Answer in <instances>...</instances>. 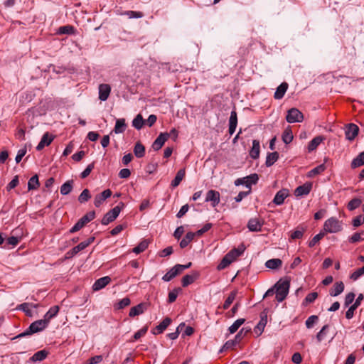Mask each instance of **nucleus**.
I'll return each instance as SVG.
<instances>
[{"instance_id": "49530a36", "label": "nucleus", "mask_w": 364, "mask_h": 364, "mask_svg": "<svg viewBox=\"0 0 364 364\" xmlns=\"http://www.w3.org/2000/svg\"><path fill=\"white\" fill-rule=\"evenodd\" d=\"M236 295H237V291H232L230 293L229 296H228V298L226 299V300L225 301V303L223 304L224 309H228L230 307L231 304L235 300Z\"/></svg>"}, {"instance_id": "f03ea898", "label": "nucleus", "mask_w": 364, "mask_h": 364, "mask_svg": "<svg viewBox=\"0 0 364 364\" xmlns=\"http://www.w3.org/2000/svg\"><path fill=\"white\" fill-rule=\"evenodd\" d=\"M290 287V282L289 280H279L274 286V288L276 289V299L278 302L283 301L289 293V289Z\"/></svg>"}, {"instance_id": "e2e57ef3", "label": "nucleus", "mask_w": 364, "mask_h": 364, "mask_svg": "<svg viewBox=\"0 0 364 364\" xmlns=\"http://www.w3.org/2000/svg\"><path fill=\"white\" fill-rule=\"evenodd\" d=\"M94 162L91 163L90 164H89L86 168L80 174V176L82 178H85L86 177H87L90 173H91V171H92V169L94 168Z\"/></svg>"}, {"instance_id": "de8ad7c7", "label": "nucleus", "mask_w": 364, "mask_h": 364, "mask_svg": "<svg viewBox=\"0 0 364 364\" xmlns=\"http://www.w3.org/2000/svg\"><path fill=\"white\" fill-rule=\"evenodd\" d=\"M131 301L128 297L123 298L119 302L114 304V307L115 309H122L130 304Z\"/></svg>"}, {"instance_id": "20e7f679", "label": "nucleus", "mask_w": 364, "mask_h": 364, "mask_svg": "<svg viewBox=\"0 0 364 364\" xmlns=\"http://www.w3.org/2000/svg\"><path fill=\"white\" fill-rule=\"evenodd\" d=\"M342 223L337 218L332 217L326 220L323 225V232L336 233L342 230Z\"/></svg>"}, {"instance_id": "7ed1b4c3", "label": "nucleus", "mask_w": 364, "mask_h": 364, "mask_svg": "<svg viewBox=\"0 0 364 364\" xmlns=\"http://www.w3.org/2000/svg\"><path fill=\"white\" fill-rule=\"evenodd\" d=\"M124 207V203L120 202L117 206L108 211L102 219V224L107 225L113 222L119 215L121 210Z\"/></svg>"}, {"instance_id": "473e14b6", "label": "nucleus", "mask_w": 364, "mask_h": 364, "mask_svg": "<svg viewBox=\"0 0 364 364\" xmlns=\"http://www.w3.org/2000/svg\"><path fill=\"white\" fill-rule=\"evenodd\" d=\"M195 236L196 233H193L192 232H187L185 237L180 242L181 248L186 247L189 245V243L193 240Z\"/></svg>"}, {"instance_id": "603ef678", "label": "nucleus", "mask_w": 364, "mask_h": 364, "mask_svg": "<svg viewBox=\"0 0 364 364\" xmlns=\"http://www.w3.org/2000/svg\"><path fill=\"white\" fill-rule=\"evenodd\" d=\"M144 121L141 114L136 115L132 122V126L136 129H140L143 127Z\"/></svg>"}, {"instance_id": "7c9ffc66", "label": "nucleus", "mask_w": 364, "mask_h": 364, "mask_svg": "<svg viewBox=\"0 0 364 364\" xmlns=\"http://www.w3.org/2000/svg\"><path fill=\"white\" fill-rule=\"evenodd\" d=\"M134 154L137 158H141L144 156L145 147L140 141L135 144L134 147Z\"/></svg>"}, {"instance_id": "c756f323", "label": "nucleus", "mask_w": 364, "mask_h": 364, "mask_svg": "<svg viewBox=\"0 0 364 364\" xmlns=\"http://www.w3.org/2000/svg\"><path fill=\"white\" fill-rule=\"evenodd\" d=\"M364 165V151L359 154L351 162L352 168H355Z\"/></svg>"}, {"instance_id": "dca6fc26", "label": "nucleus", "mask_w": 364, "mask_h": 364, "mask_svg": "<svg viewBox=\"0 0 364 364\" xmlns=\"http://www.w3.org/2000/svg\"><path fill=\"white\" fill-rule=\"evenodd\" d=\"M110 282L111 279L108 276L101 277L95 281L92 286V289L94 291H99L109 284Z\"/></svg>"}, {"instance_id": "5701e85b", "label": "nucleus", "mask_w": 364, "mask_h": 364, "mask_svg": "<svg viewBox=\"0 0 364 364\" xmlns=\"http://www.w3.org/2000/svg\"><path fill=\"white\" fill-rule=\"evenodd\" d=\"M288 83L282 82L276 90L274 97L277 100L282 99L288 89Z\"/></svg>"}, {"instance_id": "58836bf2", "label": "nucleus", "mask_w": 364, "mask_h": 364, "mask_svg": "<svg viewBox=\"0 0 364 364\" xmlns=\"http://www.w3.org/2000/svg\"><path fill=\"white\" fill-rule=\"evenodd\" d=\"M323 139V138L320 136L314 138L309 143V145H308L309 151L311 152V151H313L314 150H315L318 147V146L321 143Z\"/></svg>"}, {"instance_id": "c85d7f7f", "label": "nucleus", "mask_w": 364, "mask_h": 364, "mask_svg": "<svg viewBox=\"0 0 364 364\" xmlns=\"http://www.w3.org/2000/svg\"><path fill=\"white\" fill-rule=\"evenodd\" d=\"M58 311H59L58 306H52L45 314L43 320L46 321V323L48 324L50 322V320L57 315Z\"/></svg>"}, {"instance_id": "8fccbe9b", "label": "nucleus", "mask_w": 364, "mask_h": 364, "mask_svg": "<svg viewBox=\"0 0 364 364\" xmlns=\"http://www.w3.org/2000/svg\"><path fill=\"white\" fill-rule=\"evenodd\" d=\"M305 229L301 227H298L297 229L291 232L290 237L291 240L300 239L303 237Z\"/></svg>"}, {"instance_id": "9d476101", "label": "nucleus", "mask_w": 364, "mask_h": 364, "mask_svg": "<svg viewBox=\"0 0 364 364\" xmlns=\"http://www.w3.org/2000/svg\"><path fill=\"white\" fill-rule=\"evenodd\" d=\"M359 128L355 124H349L347 127L345 134L346 137L349 141H353L358 134Z\"/></svg>"}, {"instance_id": "9b49d317", "label": "nucleus", "mask_w": 364, "mask_h": 364, "mask_svg": "<svg viewBox=\"0 0 364 364\" xmlns=\"http://www.w3.org/2000/svg\"><path fill=\"white\" fill-rule=\"evenodd\" d=\"M99 99L101 101H106L111 92V87L108 84H100L98 87Z\"/></svg>"}, {"instance_id": "2f4dec72", "label": "nucleus", "mask_w": 364, "mask_h": 364, "mask_svg": "<svg viewBox=\"0 0 364 364\" xmlns=\"http://www.w3.org/2000/svg\"><path fill=\"white\" fill-rule=\"evenodd\" d=\"M73 188V180L67 181L64 183L60 187V193L62 195H68L69 194Z\"/></svg>"}, {"instance_id": "5fc2aeb1", "label": "nucleus", "mask_w": 364, "mask_h": 364, "mask_svg": "<svg viewBox=\"0 0 364 364\" xmlns=\"http://www.w3.org/2000/svg\"><path fill=\"white\" fill-rule=\"evenodd\" d=\"M185 327V323H181L176 328L175 332L170 333L167 334V337L171 340H175L178 337L180 332L182 331V328Z\"/></svg>"}, {"instance_id": "ea45409f", "label": "nucleus", "mask_w": 364, "mask_h": 364, "mask_svg": "<svg viewBox=\"0 0 364 364\" xmlns=\"http://www.w3.org/2000/svg\"><path fill=\"white\" fill-rule=\"evenodd\" d=\"M234 260L231 258L230 255H229L228 254L225 255V256L223 258L220 264L218 265V269L221 270L226 268Z\"/></svg>"}, {"instance_id": "cd10ccee", "label": "nucleus", "mask_w": 364, "mask_h": 364, "mask_svg": "<svg viewBox=\"0 0 364 364\" xmlns=\"http://www.w3.org/2000/svg\"><path fill=\"white\" fill-rule=\"evenodd\" d=\"M185 174H186L185 168L180 169L177 172L174 179L171 181V186L173 188L177 187L180 184L181 181L183 179V178L185 177Z\"/></svg>"}, {"instance_id": "b1692460", "label": "nucleus", "mask_w": 364, "mask_h": 364, "mask_svg": "<svg viewBox=\"0 0 364 364\" xmlns=\"http://www.w3.org/2000/svg\"><path fill=\"white\" fill-rule=\"evenodd\" d=\"M282 261L279 258L270 259L265 262V267L270 269H277L282 267Z\"/></svg>"}, {"instance_id": "f8f14e48", "label": "nucleus", "mask_w": 364, "mask_h": 364, "mask_svg": "<svg viewBox=\"0 0 364 364\" xmlns=\"http://www.w3.org/2000/svg\"><path fill=\"white\" fill-rule=\"evenodd\" d=\"M54 139V136L49 134L48 132H46L41 139V141L38 143V144L36 146L37 151L42 150L46 146H48L51 144V142Z\"/></svg>"}, {"instance_id": "09e8293b", "label": "nucleus", "mask_w": 364, "mask_h": 364, "mask_svg": "<svg viewBox=\"0 0 364 364\" xmlns=\"http://www.w3.org/2000/svg\"><path fill=\"white\" fill-rule=\"evenodd\" d=\"M91 198V195L88 189H84L78 197V201L80 203H85Z\"/></svg>"}, {"instance_id": "39448f33", "label": "nucleus", "mask_w": 364, "mask_h": 364, "mask_svg": "<svg viewBox=\"0 0 364 364\" xmlns=\"http://www.w3.org/2000/svg\"><path fill=\"white\" fill-rule=\"evenodd\" d=\"M95 240L94 237H91L88 238L87 240L83 241L78 244L77 246L72 248L65 254L66 259H70L75 256L79 252L85 250L87 247H88L90 244H92Z\"/></svg>"}, {"instance_id": "a211bd4d", "label": "nucleus", "mask_w": 364, "mask_h": 364, "mask_svg": "<svg viewBox=\"0 0 364 364\" xmlns=\"http://www.w3.org/2000/svg\"><path fill=\"white\" fill-rule=\"evenodd\" d=\"M312 188L311 183H306L302 186H298L294 191V194L296 196H303L308 195Z\"/></svg>"}, {"instance_id": "aec40b11", "label": "nucleus", "mask_w": 364, "mask_h": 364, "mask_svg": "<svg viewBox=\"0 0 364 364\" xmlns=\"http://www.w3.org/2000/svg\"><path fill=\"white\" fill-rule=\"evenodd\" d=\"M237 124V115L235 110H232L230 113V117L229 119V134L230 135L233 134L235 132L236 127Z\"/></svg>"}, {"instance_id": "0e129e2a", "label": "nucleus", "mask_w": 364, "mask_h": 364, "mask_svg": "<svg viewBox=\"0 0 364 364\" xmlns=\"http://www.w3.org/2000/svg\"><path fill=\"white\" fill-rule=\"evenodd\" d=\"M147 330H148V327L144 326V328H142L141 329H140L139 331L136 332L133 336V338H134L133 341L138 340L141 337L144 336L146 334V333L147 332Z\"/></svg>"}, {"instance_id": "ddd939ff", "label": "nucleus", "mask_w": 364, "mask_h": 364, "mask_svg": "<svg viewBox=\"0 0 364 364\" xmlns=\"http://www.w3.org/2000/svg\"><path fill=\"white\" fill-rule=\"evenodd\" d=\"M38 306V304L23 303L19 304L17 306L16 309L23 311L27 316L32 317L33 316V314L31 309L37 308Z\"/></svg>"}, {"instance_id": "f3484780", "label": "nucleus", "mask_w": 364, "mask_h": 364, "mask_svg": "<svg viewBox=\"0 0 364 364\" xmlns=\"http://www.w3.org/2000/svg\"><path fill=\"white\" fill-rule=\"evenodd\" d=\"M263 222L258 218H251L247 223V228L250 231L259 232L261 231Z\"/></svg>"}, {"instance_id": "a19ab883", "label": "nucleus", "mask_w": 364, "mask_h": 364, "mask_svg": "<svg viewBox=\"0 0 364 364\" xmlns=\"http://www.w3.org/2000/svg\"><path fill=\"white\" fill-rule=\"evenodd\" d=\"M245 247L244 245L240 246L238 248H234L231 251H230L228 254L230 255L231 258L235 261V259L240 256L245 251Z\"/></svg>"}, {"instance_id": "72a5a7b5", "label": "nucleus", "mask_w": 364, "mask_h": 364, "mask_svg": "<svg viewBox=\"0 0 364 364\" xmlns=\"http://www.w3.org/2000/svg\"><path fill=\"white\" fill-rule=\"evenodd\" d=\"M179 274L180 273L175 265L163 276L162 279L165 282H169Z\"/></svg>"}, {"instance_id": "2eb2a0df", "label": "nucleus", "mask_w": 364, "mask_h": 364, "mask_svg": "<svg viewBox=\"0 0 364 364\" xmlns=\"http://www.w3.org/2000/svg\"><path fill=\"white\" fill-rule=\"evenodd\" d=\"M288 196H289L288 189L283 188V189L279 191L276 193V195L273 199V203L277 205H280L284 203L285 198H287Z\"/></svg>"}, {"instance_id": "338daca9", "label": "nucleus", "mask_w": 364, "mask_h": 364, "mask_svg": "<svg viewBox=\"0 0 364 364\" xmlns=\"http://www.w3.org/2000/svg\"><path fill=\"white\" fill-rule=\"evenodd\" d=\"M363 223H364V216L362 215L355 217L352 222V224L355 228L359 227Z\"/></svg>"}, {"instance_id": "6ab92c4d", "label": "nucleus", "mask_w": 364, "mask_h": 364, "mask_svg": "<svg viewBox=\"0 0 364 364\" xmlns=\"http://www.w3.org/2000/svg\"><path fill=\"white\" fill-rule=\"evenodd\" d=\"M171 319L169 317L165 318L154 329L152 330L153 334H160L163 333L171 324Z\"/></svg>"}, {"instance_id": "4c0bfd02", "label": "nucleus", "mask_w": 364, "mask_h": 364, "mask_svg": "<svg viewBox=\"0 0 364 364\" xmlns=\"http://www.w3.org/2000/svg\"><path fill=\"white\" fill-rule=\"evenodd\" d=\"M326 167L324 164H320L319 166L314 168L311 171H309L307 173V176L309 178H312L316 175L320 174L326 170Z\"/></svg>"}, {"instance_id": "f704fd0d", "label": "nucleus", "mask_w": 364, "mask_h": 364, "mask_svg": "<svg viewBox=\"0 0 364 364\" xmlns=\"http://www.w3.org/2000/svg\"><path fill=\"white\" fill-rule=\"evenodd\" d=\"M279 159V154L274 151L267 154L265 161V165L267 167L272 166Z\"/></svg>"}, {"instance_id": "69168bd1", "label": "nucleus", "mask_w": 364, "mask_h": 364, "mask_svg": "<svg viewBox=\"0 0 364 364\" xmlns=\"http://www.w3.org/2000/svg\"><path fill=\"white\" fill-rule=\"evenodd\" d=\"M364 232H355L354 233L349 239H348V241L350 242V243H355L357 242H359L360 240H362V237H361V235H363Z\"/></svg>"}, {"instance_id": "4be33fe9", "label": "nucleus", "mask_w": 364, "mask_h": 364, "mask_svg": "<svg viewBox=\"0 0 364 364\" xmlns=\"http://www.w3.org/2000/svg\"><path fill=\"white\" fill-rule=\"evenodd\" d=\"M146 309V304L144 303H141L135 306H133L130 309L129 316L130 317H134L136 316H138L139 314H141L144 313V311Z\"/></svg>"}, {"instance_id": "e433bc0d", "label": "nucleus", "mask_w": 364, "mask_h": 364, "mask_svg": "<svg viewBox=\"0 0 364 364\" xmlns=\"http://www.w3.org/2000/svg\"><path fill=\"white\" fill-rule=\"evenodd\" d=\"M125 129H126L125 120L124 119H117L115 127L114 129V132L116 134H121L125 131Z\"/></svg>"}, {"instance_id": "052dcab7", "label": "nucleus", "mask_w": 364, "mask_h": 364, "mask_svg": "<svg viewBox=\"0 0 364 364\" xmlns=\"http://www.w3.org/2000/svg\"><path fill=\"white\" fill-rule=\"evenodd\" d=\"M237 343V341L236 340H229L223 345L222 348L220 349V352H223L224 350H227L229 349L232 348Z\"/></svg>"}, {"instance_id": "a878e982", "label": "nucleus", "mask_w": 364, "mask_h": 364, "mask_svg": "<svg viewBox=\"0 0 364 364\" xmlns=\"http://www.w3.org/2000/svg\"><path fill=\"white\" fill-rule=\"evenodd\" d=\"M344 290V284L343 282H336L333 287L330 290V295L332 296H336L341 294Z\"/></svg>"}, {"instance_id": "412c9836", "label": "nucleus", "mask_w": 364, "mask_h": 364, "mask_svg": "<svg viewBox=\"0 0 364 364\" xmlns=\"http://www.w3.org/2000/svg\"><path fill=\"white\" fill-rule=\"evenodd\" d=\"M199 277V273L197 272H193L191 274L185 275L181 280L182 286L186 287L193 284Z\"/></svg>"}, {"instance_id": "37998d69", "label": "nucleus", "mask_w": 364, "mask_h": 364, "mask_svg": "<svg viewBox=\"0 0 364 364\" xmlns=\"http://www.w3.org/2000/svg\"><path fill=\"white\" fill-rule=\"evenodd\" d=\"M245 318H239L236 320L230 327L229 331L230 333H235L238 328L245 323Z\"/></svg>"}, {"instance_id": "774afa93", "label": "nucleus", "mask_w": 364, "mask_h": 364, "mask_svg": "<svg viewBox=\"0 0 364 364\" xmlns=\"http://www.w3.org/2000/svg\"><path fill=\"white\" fill-rule=\"evenodd\" d=\"M103 358L102 355H95L92 358H90L88 360L87 364H97L100 363L102 360Z\"/></svg>"}, {"instance_id": "6e6552de", "label": "nucleus", "mask_w": 364, "mask_h": 364, "mask_svg": "<svg viewBox=\"0 0 364 364\" xmlns=\"http://www.w3.org/2000/svg\"><path fill=\"white\" fill-rule=\"evenodd\" d=\"M205 201L210 202L213 207L217 206L220 203V193L215 190L208 191Z\"/></svg>"}, {"instance_id": "c9c22d12", "label": "nucleus", "mask_w": 364, "mask_h": 364, "mask_svg": "<svg viewBox=\"0 0 364 364\" xmlns=\"http://www.w3.org/2000/svg\"><path fill=\"white\" fill-rule=\"evenodd\" d=\"M39 186H40V183H39V180H38V175L36 174V175L33 176L28 180V191L36 190L39 187Z\"/></svg>"}, {"instance_id": "bb28decb", "label": "nucleus", "mask_w": 364, "mask_h": 364, "mask_svg": "<svg viewBox=\"0 0 364 364\" xmlns=\"http://www.w3.org/2000/svg\"><path fill=\"white\" fill-rule=\"evenodd\" d=\"M48 355V352L46 350H41L35 353L33 356L30 358L32 362H41L46 358Z\"/></svg>"}, {"instance_id": "c03bdc74", "label": "nucleus", "mask_w": 364, "mask_h": 364, "mask_svg": "<svg viewBox=\"0 0 364 364\" xmlns=\"http://www.w3.org/2000/svg\"><path fill=\"white\" fill-rule=\"evenodd\" d=\"M75 29L73 26L67 25L64 26H60L58 28V33L59 34H73L75 33Z\"/></svg>"}, {"instance_id": "393cba45", "label": "nucleus", "mask_w": 364, "mask_h": 364, "mask_svg": "<svg viewBox=\"0 0 364 364\" xmlns=\"http://www.w3.org/2000/svg\"><path fill=\"white\" fill-rule=\"evenodd\" d=\"M260 151V145L259 141L257 139L253 140L252 141V147L250 151V156L251 158L256 159L259 156Z\"/></svg>"}, {"instance_id": "680f3d73", "label": "nucleus", "mask_w": 364, "mask_h": 364, "mask_svg": "<svg viewBox=\"0 0 364 364\" xmlns=\"http://www.w3.org/2000/svg\"><path fill=\"white\" fill-rule=\"evenodd\" d=\"M364 274V266L361 268L357 269L351 275L350 279L355 281L357 280L360 277Z\"/></svg>"}, {"instance_id": "f257e3e1", "label": "nucleus", "mask_w": 364, "mask_h": 364, "mask_svg": "<svg viewBox=\"0 0 364 364\" xmlns=\"http://www.w3.org/2000/svg\"><path fill=\"white\" fill-rule=\"evenodd\" d=\"M48 324L43 319L37 320L31 323L29 327L25 331L13 338V340L31 336L33 333L42 331L48 326Z\"/></svg>"}, {"instance_id": "6e6d98bb", "label": "nucleus", "mask_w": 364, "mask_h": 364, "mask_svg": "<svg viewBox=\"0 0 364 364\" xmlns=\"http://www.w3.org/2000/svg\"><path fill=\"white\" fill-rule=\"evenodd\" d=\"M317 297H318L317 292H311L306 296V298L303 301L302 304L304 306H306L308 304L314 302L316 299Z\"/></svg>"}, {"instance_id": "bf43d9fd", "label": "nucleus", "mask_w": 364, "mask_h": 364, "mask_svg": "<svg viewBox=\"0 0 364 364\" xmlns=\"http://www.w3.org/2000/svg\"><path fill=\"white\" fill-rule=\"evenodd\" d=\"M328 328V325H325L323 326V328L321 329V331L317 333L316 335V340L318 343L321 342L326 336V331Z\"/></svg>"}, {"instance_id": "4468645a", "label": "nucleus", "mask_w": 364, "mask_h": 364, "mask_svg": "<svg viewBox=\"0 0 364 364\" xmlns=\"http://www.w3.org/2000/svg\"><path fill=\"white\" fill-rule=\"evenodd\" d=\"M112 196V191L109 189L105 190L101 193L95 197L94 204L96 207H100L101 204Z\"/></svg>"}, {"instance_id": "423d86ee", "label": "nucleus", "mask_w": 364, "mask_h": 364, "mask_svg": "<svg viewBox=\"0 0 364 364\" xmlns=\"http://www.w3.org/2000/svg\"><path fill=\"white\" fill-rule=\"evenodd\" d=\"M259 180L258 175L257 173L250 174L244 178H240L235 181L234 183L236 186L240 185H245L249 190L251 191V186L256 184Z\"/></svg>"}, {"instance_id": "a18cd8bd", "label": "nucleus", "mask_w": 364, "mask_h": 364, "mask_svg": "<svg viewBox=\"0 0 364 364\" xmlns=\"http://www.w3.org/2000/svg\"><path fill=\"white\" fill-rule=\"evenodd\" d=\"M95 218V212L94 210H92V211H90L87 213H86L84 216H82L80 219V220L82 222V223L85 226L87 223L92 221Z\"/></svg>"}, {"instance_id": "13d9d810", "label": "nucleus", "mask_w": 364, "mask_h": 364, "mask_svg": "<svg viewBox=\"0 0 364 364\" xmlns=\"http://www.w3.org/2000/svg\"><path fill=\"white\" fill-rule=\"evenodd\" d=\"M129 18H139L144 16V14L141 11H127L124 13Z\"/></svg>"}, {"instance_id": "3c124183", "label": "nucleus", "mask_w": 364, "mask_h": 364, "mask_svg": "<svg viewBox=\"0 0 364 364\" xmlns=\"http://www.w3.org/2000/svg\"><path fill=\"white\" fill-rule=\"evenodd\" d=\"M361 203L362 200L360 198H355L348 202L347 207L349 210H353L358 208Z\"/></svg>"}, {"instance_id": "4d7b16f0", "label": "nucleus", "mask_w": 364, "mask_h": 364, "mask_svg": "<svg viewBox=\"0 0 364 364\" xmlns=\"http://www.w3.org/2000/svg\"><path fill=\"white\" fill-rule=\"evenodd\" d=\"M325 232L321 231L318 234L316 235L311 241L309 242L310 247H314L318 242H319L325 235Z\"/></svg>"}, {"instance_id": "79ce46f5", "label": "nucleus", "mask_w": 364, "mask_h": 364, "mask_svg": "<svg viewBox=\"0 0 364 364\" xmlns=\"http://www.w3.org/2000/svg\"><path fill=\"white\" fill-rule=\"evenodd\" d=\"M148 246L149 242L146 240H144L137 246L133 248L132 252L136 254H139L145 251Z\"/></svg>"}, {"instance_id": "864d4df0", "label": "nucleus", "mask_w": 364, "mask_h": 364, "mask_svg": "<svg viewBox=\"0 0 364 364\" xmlns=\"http://www.w3.org/2000/svg\"><path fill=\"white\" fill-rule=\"evenodd\" d=\"M282 140L286 144H288L291 143L293 140V134L291 129H286L282 134Z\"/></svg>"}, {"instance_id": "0eeeda50", "label": "nucleus", "mask_w": 364, "mask_h": 364, "mask_svg": "<svg viewBox=\"0 0 364 364\" xmlns=\"http://www.w3.org/2000/svg\"><path fill=\"white\" fill-rule=\"evenodd\" d=\"M286 119L289 123L301 122L304 119L303 114L296 108L288 110Z\"/></svg>"}, {"instance_id": "1a4fd4ad", "label": "nucleus", "mask_w": 364, "mask_h": 364, "mask_svg": "<svg viewBox=\"0 0 364 364\" xmlns=\"http://www.w3.org/2000/svg\"><path fill=\"white\" fill-rule=\"evenodd\" d=\"M169 136L170 134H168L167 132L161 133L152 144V149L154 151H158L160 149H161V147L164 146V143L166 142V141H167Z\"/></svg>"}]
</instances>
